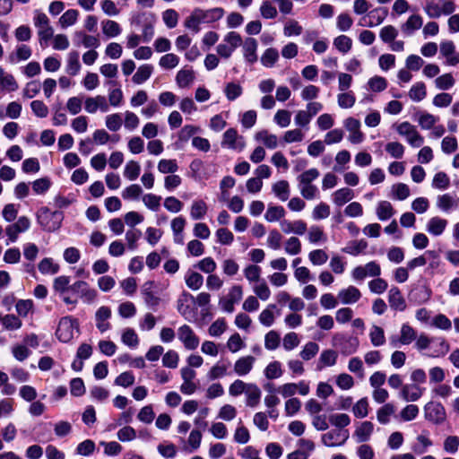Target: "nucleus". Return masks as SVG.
<instances>
[{
	"mask_svg": "<svg viewBox=\"0 0 459 459\" xmlns=\"http://www.w3.org/2000/svg\"><path fill=\"white\" fill-rule=\"evenodd\" d=\"M196 10H197V13L200 16L202 23L203 22L209 23V22H216V21L220 20L224 14V10L220 7L212 8V9L206 10V11H204L201 9H196Z\"/></svg>",
	"mask_w": 459,
	"mask_h": 459,
	"instance_id": "obj_31",
	"label": "nucleus"
},
{
	"mask_svg": "<svg viewBox=\"0 0 459 459\" xmlns=\"http://www.w3.org/2000/svg\"><path fill=\"white\" fill-rule=\"evenodd\" d=\"M257 41L254 38H247L242 43L243 56L246 61L249 64H254L257 61L258 56L256 54Z\"/></svg>",
	"mask_w": 459,
	"mask_h": 459,
	"instance_id": "obj_22",
	"label": "nucleus"
},
{
	"mask_svg": "<svg viewBox=\"0 0 459 459\" xmlns=\"http://www.w3.org/2000/svg\"><path fill=\"white\" fill-rule=\"evenodd\" d=\"M221 145L222 147L240 152L245 148L246 142L244 137L239 135L236 129L230 128L223 134Z\"/></svg>",
	"mask_w": 459,
	"mask_h": 459,
	"instance_id": "obj_11",
	"label": "nucleus"
},
{
	"mask_svg": "<svg viewBox=\"0 0 459 459\" xmlns=\"http://www.w3.org/2000/svg\"><path fill=\"white\" fill-rule=\"evenodd\" d=\"M319 351V345L315 342H307L299 352V356L304 360H310Z\"/></svg>",
	"mask_w": 459,
	"mask_h": 459,
	"instance_id": "obj_61",
	"label": "nucleus"
},
{
	"mask_svg": "<svg viewBox=\"0 0 459 459\" xmlns=\"http://www.w3.org/2000/svg\"><path fill=\"white\" fill-rule=\"evenodd\" d=\"M431 186L435 189L446 190L450 186V178L445 172H437L434 175Z\"/></svg>",
	"mask_w": 459,
	"mask_h": 459,
	"instance_id": "obj_56",
	"label": "nucleus"
},
{
	"mask_svg": "<svg viewBox=\"0 0 459 459\" xmlns=\"http://www.w3.org/2000/svg\"><path fill=\"white\" fill-rule=\"evenodd\" d=\"M79 53L75 50L70 51L66 57L65 72L72 76H75L81 70Z\"/></svg>",
	"mask_w": 459,
	"mask_h": 459,
	"instance_id": "obj_30",
	"label": "nucleus"
},
{
	"mask_svg": "<svg viewBox=\"0 0 459 459\" xmlns=\"http://www.w3.org/2000/svg\"><path fill=\"white\" fill-rule=\"evenodd\" d=\"M388 302L391 308L396 311L406 309V301L397 287H392L388 291Z\"/></svg>",
	"mask_w": 459,
	"mask_h": 459,
	"instance_id": "obj_25",
	"label": "nucleus"
},
{
	"mask_svg": "<svg viewBox=\"0 0 459 459\" xmlns=\"http://www.w3.org/2000/svg\"><path fill=\"white\" fill-rule=\"evenodd\" d=\"M123 125L122 116L119 113H113L105 117V126L111 132L118 131Z\"/></svg>",
	"mask_w": 459,
	"mask_h": 459,
	"instance_id": "obj_60",
	"label": "nucleus"
},
{
	"mask_svg": "<svg viewBox=\"0 0 459 459\" xmlns=\"http://www.w3.org/2000/svg\"><path fill=\"white\" fill-rule=\"evenodd\" d=\"M102 31L108 38H115L121 33L119 24L112 20H106L101 22Z\"/></svg>",
	"mask_w": 459,
	"mask_h": 459,
	"instance_id": "obj_54",
	"label": "nucleus"
},
{
	"mask_svg": "<svg viewBox=\"0 0 459 459\" xmlns=\"http://www.w3.org/2000/svg\"><path fill=\"white\" fill-rule=\"evenodd\" d=\"M280 227L285 234L294 233L300 236L305 234L307 230V223L301 220L294 221L282 220L280 221Z\"/></svg>",
	"mask_w": 459,
	"mask_h": 459,
	"instance_id": "obj_19",
	"label": "nucleus"
},
{
	"mask_svg": "<svg viewBox=\"0 0 459 459\" xmlns=\"http://www.w3.org/2000/svg\"><path fill=\"white\" fill-rule=\"evenodd\" d=\"M440 54L446 58V65L455 66L459 64V53L452 40H444L440 43Z\"/></svg>",
	"mask_w": 459,
	"mask_h": 459,
	"instance_id": "obj_14",
	"label": "nucleus"
},
{
	"mask_svg": "<svg viewBox=\"0 0 459 459\" xmlns=\"http://www.w3.org/2000/svg\"><path fill=\"white\" fill-rule=\"evenodd\" d=\"M0 88L7 91H14L18 89V83L14 77L5 73L2 67H0Z\"/></svg>",
	"mask_w": 459,
	"mask_h": 459,
	"instance_id": "obj_37",
	"label": "nucleus"
},
{
	"mask_svg": "<svg viewBox=\"0 0 459 459\" xmlns=\"http://www.w3.org/2000/svg\"><path fill=\"white\" fill-rule=\"evenodd\" d=\"M333 46L342 54L348 53L352 47V40L346 35H340L333 39Z\"/></svg>",
	"mask_w": 459,
	"mask_h": 459,
	"instance_id": "obj_64",
	"label": "nucleus"
},
{
	"mask_svg": "<svg viewBox=\"0 0 459 459\" xmlns=\"http://www.w3.org/2000/svg\"><path fill=\"white\" fill-rule=\"evenodd\" d=\"M34 25L38 29L39 44L46 46L47 42L53 37L54 30L50 25L48 16L39 11H35L33 18Z\"/></svg>",
	"mask_w": 459,
	"mask_h": 459,
	"instance_id": "obj_3",
	"label": "nucleus"
},
{
	"mask_svg": "<svg viewBox=\"0 0 459 459\" xmlns=\"http://www.w3.org/2000/svg\"><path fill=\"white\" fill-rule=\"evenodd\" d=\"M438 121V117L427 112H421L418 115V123L424 130L431 129Z\"/></svg>",
	"mask_w": 459,
	"mask_h": 459,
	"instance_id": "obj_63",
	"label": "nucleus"
},
{
	"mask_svg": "<svg viewBox=\"0 0 459 459\" xmlns=\"http://www.w3.org/2000/svg\"><path fill=\"white\" fill-rule=\"evenodd\" d=\"M374 431V425L370 421H363L357 426L353 437L358 443H364L370 439Z\"/></svg>",
	"mask_w": 459,
	"mask_h": 459,
	"instance_id": "obj_26",
	"label": "nucleus"
},
{
	"mask_svg": "<svg viewBox=\"0 0 459 459\" xmlns=\"http://www.w3.org/2000/svg\"><path fill=\"white\" fill-rule=\"evenodd\" d=\"M229 364L221 360L216 362L207 373V377L210 380H215L229 375Z\"/></svg>",
	"mask_w": 459,
	"mask_h": 459,
	"instance_id": "obj_36",
	"label": "nucleus"
},
{
	"mask_svg": "<svg viewBox=\"0 0 459 459\" xmlns=\"http://www.w3.org/2000/svg\"><path fill=\"white\" fill-rule=\"evenodd\" d=\"M39 271L44 274L53 275L59 272L60 265L56 263L53 258L46 257L43 258L38 264Z\"/></svg>",
	"mask_w": 459,
	"mask_h": 459,
	"instance_id": "obj_34",
	"label": "nucleus"
},
{
	"mask_svg": "<svg viewBox=\"0 0 459 459\" xmlns=\"http://www.w3.org/2000/svg\"><path fill=\"white\" fill-rule=\"evenodd\" d=\"M423 25V19L420 14H411L407 21L401 25V30L406 37L411 36L414 31L420 30Z\"/></svg>",
	"mask_w": 459,
	"mask_h": 459,
	"instance_id": "obj_20",
	"label": "nucleus"
},
{
	"mask_svg": "<svg viewBox=\"0 0 459 459\" xmlns=\"http://www.w3.org/2000/svg\"><path fill=\"white\" fill-rule=\"evenodd\" d=\"M195 74L192 70L182 69L179 70L176 76V82L180 88H186L191 85L194 82Z\"/></svg>",
	"mask_w": 459,
	"mask_h": 459,
	"instance_id": "obj_50",
	"label": "nucleus"
},
{
	"mask_svg": "<svg viewBox=\"0 0 459 459\" xmlns=\"http://www.w3.org/2000/svg\"><path fill=\"white\" fill-rule=\"evenodd\" d=\"M348 429H333L321 437V441L325 446H342L349 439Z\"/></svg>",
	"mask_w": 459,
	"mask_h": 459,
	"instance_id": "obj_6",
	"label": "nucleus"
},
{
	"mask_svg": "<svg viewBox=\"0 0 459 459\" xmlns=\"http://www.w3.org/2000/svg\"><path fill=\"white\" fill-rule=\"evenodd\" d=\"M380 274L381 267L375 261L368 262L363 266H357L351 272V276L355 281H362L366 277H378Z\"/></svg>",
	"mask_w": 459,
	"mask_h": 459,
	"instance_id": "obj_10",
	"label": "nucleus"
},
{
	"mask_svg": "<svg viewBox=\"0 0 459 459\" xmlns=\"http://www.w3.org/2000/svg\"><path fill=\"white\" fill-rule=\"evenodd\" d=\"M255 361V357L250 355L239 358L234 364V372L238 376L247 375L252 370Z\"/></svg>",
	"mask_w": 459,
	"mask_h": 459,
	"instance_id": "obj_27",
	"label": "nucleus"
},
{
	"mask_svg": "<svg viewBox=\"0 0 459 459\" xmlns=\"http://www.w3.org/2000/svg\"><path fill=\"white\" fill-rule=\"evenodd\" d=\"M338 354L333 350H325L321 352L316 363V369L322 370L326 367H333L336 364Z\"/></svg>",
	"mask_w": 459,
	"mask_h": 459,
	"instance_id": "obj_29",
	"label": "nucleus"
},
{
	"mask_svg": "<svg viewBox=\"0 0 459 459\" xmlns=\"http://www.w3.org/2000/svg\"><path fill=\"white\" fill-rule=\"evenodd\" d=\"M286 214V212L282 206L279 205H268L264 219L269 222H274L281 220Z\"/></svg>",
	"mask_w": 459,
	"mask_h": 459,
	"instance_id": "obj_46",
	"label": "nucleus"
},
{
	"mask_svg": "<svg viewBox=\"0 0 459 459\" xmlns=\"http://www.w3.org/2000/svg\"><path fill=\"white\" fill-rule=\"evenodd\" d=\"M208 206L206 203L202 200H195L192 203L190 208V216L193 220H200L203 219L207 213Z\"/></svg>",
	"mask_w": 459,
	"mask_h": 459,
	"instance_id": "obj_39",
	"label": "nucleus"
},
{
	"mask_svg": "<svg viewBox=\"0 0 459 459\" xmlns=\"http://www.w3.org/2000/svg\"><path fill=\"white\" fill-rule=\"evenodd\" d=\"M111 309L108 307L101 306L95 313L96 327L104 333L110 328L108 320L111 317Z\"/></svg>",
	"mask_w": 459,
	"mask_h": 459,
	"instance_id": "obj_21",
	"label": "nucleus"
},
{
	"mask_svg": "<svg viewBox=\"0 0 459 459\" xmlns=\"http://www.w3.org/2000/svg\"><path fill=\"white\" fill-rule=\"evenodd\" d=\"M79 12L75 9H69L59 18V24L62 28H67L74 25L78 19Z\"/></svg>",
	"mask_w": 459,
	"mask_h": 459,
	"instance_id": "obj_62",
	"label": "nucleus"
},
{
	"mask_svg": "<svg viewBox=\"0 0 459 459\" xmlns=\"http://www.w3.org/2000/svg\"><path fill=\"white\" fill-rule=\"evenodd\" d=\"M447 224L448 221L446 219L441 218L439 216H434L428 221L426 224V230L431 236L438 237L445 232Z\"/></svg>",
	"mask_w": 459,
	"mask_h": 459,
	"instance_id": "obj_17",
	"label": "nucleus"
},
{
	"mask_svg": "<svg viewBox=\"0 0 459 459\" xmlns=\"http://www.w3.org/2000/svg\"><path fill=\"white\" fill-rule=\"evenodd\" d=\"M397 133L403 136L407 143L413 148L421 146L424 143V138L417 131L416 127L409 122L401 123L397 128Z\"/></svg>",
	"mask_w": 459,
	"mask_h": 459,
	"instance_id": "obj_5",
	"label": "nucleus"
},
{
	"mask_svg": "<svg viewBox=\"0 0 459 459\" xmlns=\"http://www.w3.org/2000/svg\"><path fill=\"white\" fill-rule=\"evenodd\" d=\"M70 287V277L66 275H61L54 279L53 290L59 295L64 296Z\"/></svg>",
	"mask_w": 459,
	"mask_h": 459,
	"instance_id": "obj_51",
	"label": "nucleus"
},
{
	"mask_svg": "<svg viewBox=\"0 0 459 459\" xmlns=\"http://www.w3.org/2000/svg\"><path fill=\"white\" fill-rule=\"evenodd\" d=\"M459 199L451 194L438 195L436 198V206L443 212H449L458 207Z\"/></svg>",
	"mask_w": 459,
	"mask_h": 459,
	"instance_id": "obj_16",
	"label": "nucleus"
},
{
	"mask_svg": "<svg viewBox=\"0 0 459 459\" xmlns=\"http://www.w3.org/2000/svg\"><path fill=\"white\" fill-rule=\"evenodd\" d=\"M152 71L153 67L151 65H143L138 67L136 73L132 77V81L135 84H142L151 77Z\"/></svg>",
	"mask_w": 459,
	"mask_h": 459,
	"instance_id": "obj_40",
	"label": "nucleus"
},
{
	"mask_svg": "<svg viewBox=\"0 0 459 459\" xmlns=\"http://www.w3.org/2000/svg\"><path fill=\"white\" fill-rule=\"evenodd\" d=\"M434 83L437 89L446 91L451 89L455 85V80L453 77L452 74L446 73L440 76H437L435 79Z\"/></svg>",
	"mask_w": 459,
	"mask_h": 459,
	"instance_id": "obj_53",
	"label": "nucleus"
},
{
	"mask_svg": "<svg viewBox=\"0 0 459 459\" xmlns=\"http://www.w3.org/2000/svg\"><path fill=\"white\" fill-rule=\"evenodd\" d=\"M345 129L349 132L348 140L352 144H359L365 139V134L360 130V121L354 117H348L343 121Z\"/></svg>",
	"mask_w": 459,
	"mask_h": 459,
	"instance_id": "obj_9",
	"label": "nucleus"
},
{
	"mask_svg": "<svg viewBox=\"0 0 459 459\" xmlns=\"http://www.w3.org/2000/svg\"><path fill=\"white\" fill-rule=\"evenodd\" d=\"M369 339L374 347H379L385 343L384 329L378 325H373L369 331Z\"/></svg>",
	"mask_w": 459,
	"mask_h": 459,
	"instance_id": "obj_43",
	"label": "nucleus"
},
{
	"mask_svg": "<svg viewBox=\"0 0 459 459\" xmlns=\"http://www.w3.org/2000/svg\"><path fill=\"white\" fill-rule=\"evenodd\" d=\"M63 219L64 216L62 212H50L47 207H42L37 213L38 223L44 230L48 232L57 230L62 225Z\"/></svg>",
	"mask_w": 459,
	"mask_h": 459,
	"instance_id": "obj_1",
	"label": "nucleus"
},
{
	"mask_svg": "<svg viewBox=\"0 0 459 459\" xmlns=\"http://www.w3.org/2000/svg\"><path fill=\"white\" fill-rule=\"evenodd\" d=\"M426 96L427 89L425 83L422 82L414 83L409 91L410 99L416 102L421 101L426 98Z\"/></svg>",
	"mask_w": 459,
	"mask_h": 459,
	"instance_id": "obj_45",
	"label": "nucleus"
},
{
	"mask_svg": "<svg viewBox=\"0 0 459 459\" xmlns=\"http://www.w3.org/2000/svg\"><path fill=\"white\" fill-rule=\"evenodd\" d=\"M74 333H79L78 320L69 316L62 317L56 332L57 339L68 342L74 338Z\"/></svg>",
	"mask_w": 459,
	"mask_h": 459,
	"instance_id": "obj_2",
	"label": "nucleus"
},
{
	"mask_svg": "<svg viewBox=\"0 0 459 459\" xmlns=\"http://www.w3.org/2000/svg\"><path fill=\"white\" fill-rule=\"evenodd\" d=\"M243 297V290L240 285L232 286L226 297L220 299L219 305L221 309L227 313L234 311L235 304H238Z\"/></svg>",
	"mask_w": 459,
	"mask_h": 459,
	"instance_id": "obj_7",
	"label": "nucleus"
},
{
	"mask_svg": "<svg viewBox=\"0 0 459 459\" xmlns=\"http://www.w3.org/2000/svg\"><path fill=\"white\" fill-rule=\"evenodd\" d=\"M276 309V305L270 304L264 308L259 315L258 320L261 325L266 327H270L273 325L275 320L274 310Z\"/></svg>",
	"mask_w": 459,
	"mask_h": 459,
	"instance_id": "obj_42",
	"label": "nucleus"
},
{
	"mask_svg": "<svg viewBox=\"0 0 459 459\" xmlns=\"http://www.w3.org/2000/svg\"><path fill=\"white\" fill-rule=\"evenodd\" d=\"M417 337L416 331L407 323L403 324L400 330L399 343L401 345H409Z\"/></svg>",
	"mask_w": 459,
	"mask_h": 459,
	"instance_id": "obj_35",
	"label": "nucleus"
},
{
	"mask_svg": "<svg viewBox=\"0 0 459 459\" xmlns=\"http://www.w3.org/2000/svg\"><path fill=\"white\" fill-rule=\"evenodd\" d=\"M141 172V166L137 161H128L124 169V176L130 181L135 180Z\"/></svg>",
	"mask_w": 459,
	"mask_h": 459,
	"instance_id": "obj_59",
	"label": "nucleus"
},
{
	"mask_svg": "<svg viewBox=\"0 0 459 459\" xmlns=\"http://www.w3.org/2000/svg\"><path fill=\"white\" fill-rule=\"evenodd\" d=\"M178 338L186 350L193 351L199 346V337L188 325H183L178 329Z\"/></svg>",
	"mask_w": 459,
	"mask_h": 459,
	"instance_id": "obj_8",
	"label": "nucleus"
},
{
	"mask_svg": "<svg viewBox=\"0 0 459 459\" xmlns=\"http://www.w3.org/2000/svg\"><path fill=\"white\" fill-rule=\"evenodd\" d=\"M30 227V220L27 216H21L18 220L5 228V234L9 242L13 243L18 239L20 233L27 231Z\"/></svg>",
	"mask_w": 459,
	"mask_h": 459,
	"instance_id": "obj_12",
	"label": "nucleus"
},
{
	"mask_svg": "<svg viewBox=\"0 0 459 459\" xmlns=\"http://www.w3.org/2000/svg\"><path fill=\"white\" fill-rule=\"evenodd\" d=\"M273 192L282 202L290 197V185L286 180H281L273 185Z\"/></svg>",
	"mask_w": 459,
	"mask_h": 459,
	"instance_id": "obj_47",
	"label": "nucleus"
},
{
	"mask_svg": "<svg viewBox=\"0 0 459 459\" xmlns=\"http://www.w3.org/2000/svg\"><path fill=\"white\" fill-rule=\"evenodd\" d=\"M301 242L297 237H290L284 242V251L287 255H297L301 252Z\"/></svg>",
	"mask_w": 459,
	"mask_h": 459,
	"instance_id": "obj_55",
	"label": "nucleus"
},
{
	"mask_svg": "<svg viewBox=\"0 0 459 459\" xmlns=\"http://www.w3.org/2000/svg\"><path fill=\"white\" fill-rule=\"evenodd\" d=\"M84 109L89 114H94L98 110L106 113L109 110V106L105 96L97 95L95 97H88L85 99Z\"/></svg>",
	"mask_w": 459,
	"mask_h": 459,
	"instance_id": "obj_13",
	"label": "nucleus"
},
{
	"mask_svg": "<svg viewBox=\"0 0 459 459\" xmlns=\"http://www.w3.org/2000/svg\"><path fill=\"white\" fill-rule=\"evenodd\" d=\"M224 94L229 101H234L243 93V88L239 83L230 82L225 84Z\"/></svg>",
	"mask_w": 459,
	"mask_h": 459,
	"instance_id": "obj_44",
	"label": "nucleus"
},
{
	"mask_svg": "<svg viewBox=\"0 0 459 459\" xmlns=\"http://www.w3.org/2000/svg\"><path fill=\"white\" fill-rule=\"evenodd\" d=\"M425 417L436 424L443 422L446 419L445 408L440 403H429L424 407Z\"/></svg>",
	"mask_w": 459,
	"mask_h": 459,
	"instance_id": "obj_15",
	"label": "nucleus"
},
{
	"mask_svg": "<svg viewBox=\"0 0 459 459\" xmlns=\"http://www.w3.org/2000/svg\"><path fill=\"white\" fill-rule=\"evenodd\" d=\"M356 102L355 94L351 91H341L337 95V103L342 108H351Z\"/></svg>",
	"mask_w": 459,
	"mask_h": 459,
	"instance_id": "obj_49",
	"label": "nucleus"
},
{
	"mask_svg": "<svg viewBox=\"0 0 459 459\" xmlns=\"http://www.w3.org/2000/svg\"><path fill=\"white\" fill-rule=\"evenodd\" d=\"M185 281L189 289L197 290L204 283V277L196 272H187L185 276Z\"/></svg>",
	"mask_w": 459,
	"mask_h": 459,
	"instance_id": "obj_48",
	"label": "nucleus"
},
{
	"mask_svg": "<svg viewBox=\"0 0 459 459\" xmlns=\"http://www.w3.org/2000/svg\"><path fill=\"white\" fill-rule=\"evenodd\" d=\"M431 294H432V291L428 286L421 285V286L415 288L411 291V296L412 300H414L415 302H417L419 304H421V303L427 302L430 299Z\"/></svg>",
	"mask_w": 459,
	"mask_h": 459,
	"instance_id": "obj_41",
	"label": "nucleus"
},
{
	"mask_svg": "<svg viewBox=\"0 0 459 459\" xmlns=\"http://www.w3.org/2000/svg\"><path fill=\"white\" fill-rule=\"evenodd\" d=\"M376 213L378 220L384 221L389 220L395 213V212L390 202L380 201L377 203Z\"/></svg>",
	"mask_w": 459,
	"mask_h": 459,
	"instance_id": "obj_33",
	"label": "nucleus"
},
{
	"mask_svg": "<svg viewBox=\"0 0 459 459\" xmlns=\"http://www.w3.org/2000/svg\"><path fill=\"white\" fill-rule=\"evenodd\" d=\"M279 59L278 50L273 48H267L261 56V63L265 67H273Z\"/></svg>",
	"mask_w": 459,
	"mask_h": 459,
	"instance_id": "obj_58",
	"label": "nucleus"
},
{
	"mask_svg": "<svg viewBox=\"0 0 459 459\" xmlns=\"http://www.w3.org/2000/svg\"><path fill=\"white\" fill-rule=\"evenodd\" d=\"M425 389L416 384L403 385L400 393V396L405 402H416L424 393Z\"/></svg>",
	"mask_w": 459,
	"mask_h": 459,
	"instance_id": "obj_18",
	"label": "nucleus"
},
{
	"mask_svg": "<svg viewBox=\"0 0 459 459\" xmlns=\"http://www.w3.org/2000/svg\"><path fill=\"white\" fill-rule=\"evenodd\" d=\"M337 297L341 303L344 305L354 304L361 298V292L355 286H349L346 289L341 290Z\"/></svg>",
	"mask_w": 459,
	"mask_h": 459,
	"instance_id": "obj_23",
	"label": "nucleus"
},
{
	"mask_svg": "<svg viewBox=\"0 0 459 459\" xmlns=\"http://www.w3.org/2000/svg\"><path fill=\"white\" fill-rule=\"evenodd\" d=\"M255 138L263 143L268 149H275L278 146V138L267 130H262L255 134Z\"/></svg>",
	"mask_w": 459,
	"mask_h": 459,
	"instance_id": "obj_38",
	"label": "nucleus"
},
{
	"mask_svg": "<svg viewBox=\"0 0 459 459\" xmlns=\"http://www.w3.org/2000/svg\"><path fill=\"white\" fill-rule=\"evenodd\" d=\"M244 394L246 395L247 406L254 408L259 404L262 392L255 384L248 383V386Z\"/></svg>",
	"mask_w": 459,
	"mask_h": 459,
	"instance_id": "obj_28",
	"label": "nucleus"
},
{
	"mask_svg": "<svg viewBox=\"0 0 459 459\" xmlns=\"http://www.w3.org/2000/svg\"><path fill=\"white\" fill-rule=\"evenodd\" d=\"M387 14H388V11L386 8H376L368 13V22H362V21L365 20V18H362L360 20L359 24L361 26H367V27H375V26L380 25L385 21Z\"/></svg>",
	"mask_w": 459,
	"mask_h": 459,
	"instance_id": "obj_24",
	"label": "nucleus"
},
{
	"mask_svg": "<svg viewBox=\"0 0 459 459\" xmlns=\"http://www.w3.org/2000/svg\"><path fill=\"white\" fill-rule=\"evenodd\" d=\"M333 202L336 206H342L354 197V193L348 187H342L333 193Z\"/></svg>",
	"mask_w": 459,
	"mask_h": 459,
	"instance_id": "obj_32",
	"label": "nucleus"
},
{
	"mask_svg": "<svg viewBox=\"0 0 459 459\" xmlns=\"http://www.w3.org/2000/svg\"><path fill=\"white\" fill-rule=\"evenodd\" d=\"M395 411V407L393 403H385L380 407L377 411V419L381 424H387L390 421V417Z\"/></svg>",
	"mask_w": 459,
	"mask_h": 459,
	"instance_id": "obj_52",
	"label": "nucleus"
},
{
	"mask_svg": "<svg viewBox=\"0 0 459 459\" xmlns=\"http://www.w3.org/2000/svg\"><path fill=\"white\" fill-rule=\"evenodd\" d=\"M332 344L339 349L342 354L351 355L357 351L359 346V341L357 337L335 333L333 336Z\"/></svg>",
	"mask_w": 459,
	"mask_h": 459,
	"instance_id": "obj_4",
	"label": "nucleus"
},
{
	"mask_svg": "<svg viewBox=\"0 0 459 459\" xmlns=\"http://www.w3.org/2000/svg\"><path fill=\"white\" fill-rule=\"evenodd\" d=\"M368 247V243L364 239L351 241L348 245L342 248L344 253L351 255H358L362 253Z\"/></svg>",
	"mask_w": 459,
	"mask_h": 459,
	"instance_id": "obj_57",
	"label": "nucleus"
}]
</instances>
